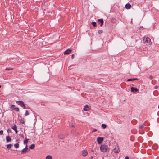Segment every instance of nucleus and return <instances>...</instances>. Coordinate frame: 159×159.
<instances>
[{"mask_svg": "<svg viewBox=\"0 0 159 159\" xmlns=\"http://www.w3.org/2000/svg\"><path fill=\"white\" fill-rule=\"evenodd\" d=\"M84 116H87L89 115V113H88L87 112H84L83 113Z\"/></svg>", "mask_w": 159, "mask_h": 159, "instance_id": "b1692460", "label": "nucleus"}, {"mask_svg": "<svg viewBox=\"0 0 159 159\" xmlns=\"http://www.w3.org/2000/svg\"><path fill=\"white\" fill-rule=\"evenodd\" d=\"M16 102L17 104L20 105L24 109H25V108L26 106L22 101H16Z\"/></svg>", "mask_w": 159, "mask_h": 159, "instance_id": "7ed1b4c3", "label": "nucleus"}, {"mask_svg": "<svg viewBox=\"0 0 159 159\" xmlns=\"http://www.w3.org/2000/svg\"><path fill=\"white\" fill-rule=\"evenodd\" d=\"M98 33L99 34H101L103 32L102 30H100L98 31Z\"/></svg>", "mask_w": 159, "mask_h": 159, "instance_id": "bb28decb", "label": "nucleus"}, {"mask_svg": "<svg viewBox=\"0 0 159 159\" xmlns=\"http://www.w3.org/2000/svg\"><path fill=\"white\" fill-rule=\"evenodd\" d=\"M90 109L91 108L88 105H85L83 108V110L85 111H89Z\"/></svg>", "mask_w": 159, "mask_h": 159, "instance_id": "39448f33", "label": "nucleus"}, {"mask_svg": "<svg viewBox=\"0 0 159 159\" xmlns=\"http://www.w3.org/2000/svg\"><path fill=\"white\" fill-rule=\"evenodd\" d=\"M34 147H35V144H32L30 147V148L31 149H33L34 148Z\"/></svg>", "mask_w": 159, "mask_h": 159, "instance_id": "412c9836", "label": "nucleus"}, {"mask_svg": "<svg viewBox=\"0 0 159 159\" xmlns=\"http://www.w3.org/2000/svg\"><path fill=\"white\" fill-rule=\"evenodd\" d=\"M13 146V145L12 144H8L7 146V148L8 149L10 148L11 147Z\"/></svg>", "mask_w": 159, "mask_h": 159, "instance_id": "4be33fe9", "label": "nucleus"}, {"mask_svg": "<svg viewBox=\"0 0 159 159\" xmlns=\"http://www.w3.org/2000/svg\"><path fill=\"white\" fill-rule=\"evenodd\" d=\"M6 140L7 142H10L11 140V139L10 138L9 136H7Z\"/></svg>", "mask_w": 159, "mask_h": 159, "instance_id": "9b49d317", "label": "nucleus"}, {"mask_svg": "<svg viewBox=\"0 0 159 159\" xmlns=\"http://www.w3.org/2000/svg\"><path fill=\"white\" fill-rule=\"evenodd\" d=\"M154 88L155 89H157L158 88V87L157 86H155Z\"/></svg>", "mask_w": 159, "mask_h": 159, "instance_id": "c9c22d12", "label": "nucleus"}, {"mask_svg": "<svg viewBox=\"0 0 159 159\" xmlns=\"http://www.w3.org/2000/svg\"><path fill=\"white\" fill-rule=\"evenodd\" d=\"M29 113L28 111L26 110L25 111V116H27L29 115Z\"/></svg>", "mask_w": 159, "mask_h": 159, "instance_id": "c756f323", "label": "nucleus"}, {"mask_svg": "<svg viewBox=\"0 0 159 159\" xmlns=\"http://www.w3.org/2000/svg\"><path fill=\"white\" fill-rule=\"evenodd\" d=\"M108 149V147L107 145H102L100 147V149L101 151L102 152H106Z\"/></svg>", "mask_w": 159, "mask_h": 159, "instance_id": "f03ea898", "label": "nucleus"}, {"mask_svg": "<svg viewBox=\"0 0 159 159\" xmlns=\"http://www.w3.org/2000/svg\"><path fill=\"white\" fill-rule=\"evenodd\" d=\"M98 21L100 22L101 23L100 26H102L103 25V19H98Z\"/></svg>", "mask_w": 159, "mask_h": 159, "instance_id": "1a4fd4ad", "label": "nucleus"}, {"mask_svg": "<svg viewBox=\"0 0 159 159\" xmlns=\"http://www.w3.org/2000/svg\"><path fill=\"white\" fill-rule=\"evenodd\" d=\"M13 68H7L5 69V70H13Z\"/></svg>", "mask_w": 159, "mask_h": 159, "instance_id": "c85d7f7f", "label": "nucleus"}, {"mask_svg": "<svg viewBox=\"0 0 159 159\" xmlns=\"http://www.w3.org/2000/svg\"><path fill=\"white\" fill-rule=\"evenodd\" d=\"M143 41L144 43L148 44L149 45H151L152 42L150 39L149 37H147L145 36L143 38Z\"/></svg>", "mask_w": 159, "mask_h": 159, "instance_id": "f257e3e1", "label": "nucleus"}, {"mask_svg": "<svg viewBox=\"0 0 159 159\" xmlns=\"http://www.w3.org/2000/svg\"><path fill=\"white\" fill-rule=\"evenodd\" d=\"M1 85H0V88H1Z\"/></svg>", "mask_w": 159, "mask_h": 159, "instance_id": "37998d69", "label": "nucleus"}, {"mask_svg": "<svg viewBox=\"0 0 159 159\" xmlns=\"http://www.w3.org/2000/svg\"><path fill=\"white\" fill-rule=\"evenodd\" d=\"M101 126L103 129H105L107 127V125L105 124H102Z\"/></svg>", "mask_w": 159, "mask_h": 159, "instance_id": "5701e85b", "label": "nucleus"}, {"mask_svg": "<svg viewBox=\"0 0 159 159\" xmlns=\"http://www.w3.org/2000/svg\"><path fill=\"white\" fill-rule=\"evenodd\" d=\"M28 152L27 150L24 149H23L22 151L21 154L25 153L26 152Z\"/></svg>", "mask_w": 159, "mask_h": 159, "instance_id": "dca6fc26", "label": "nucleus"}, {"mask_svg": "<svg viewBox=\"0 0 159 159\" xmlns=\"http://www.w3.org/2000/svg\"><path fill=\"white\" fill-rule=\"evenodd\" d=\"M82 155L84 157L86 156L88 154L87 151L86 150H83L82 152Z\"/></svg>", "mask_w": 159, "mask_h": 159, "instance_id": "423d86ee", "label": "nucleus"}, {"mask_svg": "<svg viewBox=\"0 0 159 159\" xmlns=\"http://www.w3.org/2000/svg\"><path fill=\"white\" fill-rule=\"evenodd\" d=\"M93 158V156H92L91 157V159H92Z\"/></svg>", "mask_w": 159, "mask_h": 159, "instance_id": "a19ab883", "label": "nucleus"}, {"mask_svg": "<svg viewBox=\"0 0 159 159\" xmlns=\"http://www.w3.org/2000/svg\"><path fill=\"white\" fill-rule=\"evenodd\" d=\"M150 78L151 79H152V76H150Z\"/></svg>", "mask_w": 159, "mask_h": 159, "instance_id": "ea45409f", "label": "nucleus"}, {"mask_svg": "<svg viewBox=\"0 0 159 159\" xmlns=\"http://www.w3.org/2000/svg\"><path fill=\"white\" fill-rule=\"evenodd\" d=\"M58 137L61 139H63L65 138V135L64 134H61L58 136Z\"/></svg>", "mask_w": 159, "mask_h": 159, "instance_id": "f8f14e48", "label": "nucleus"}, {"mask_svg": "<svg viewBox=\"0 0 159 159\" xmlns=\"http://www.w3.org/2000/svg\"><path fill=\"white\" fill-rule=\"evenodd\" d=\"M29 140V139H27V138H26L25 139V140L24 142V144H27V143H28V141Z\"/></svg>", "mask_w": 159, "mask_h": 159, "instance_id": "4468645a", "label": "nucleus"}, {"mask_svg": "<svg viewBox=\"0 0 159 159\" xmlns=\"http://www.w3.org/2000/svg\"><path fill=\"white\" fill-rule=\"evenodd\" d=\"M19 136L20 137H22V138H24V135H23V134H19Z\"/></svg>", "mask_w": 159, "mask_h": 159, "instance_id": "7c9ffc66", "label": "nucleus"}, {"mask_svg": "<svg viewBox=\"0 0 159 159\" xmlns=\"http://www.w3.org/2000/svg\"><path fill=\"white\" fill-rule=\"evenodd\" d=\"M125 159H129V157L128 156H126L125 157Z\"/></svg>", "mask_w": 159, "mask_h": 159, "instance_id": "e433bc0d", "label": "nucleus"}, {"mask_svg": "<svg viewBox=\"0 0 159 159\" xmlns=\"http://www.w3.org/2000/svg\"><path fill=\"white\" fill-rule=\"evenodd\" d=\"M16 133H17L18 132V131L17 130V129L16 130H14Z\"/></svg>", "mask_w": 159, "mask_h": 159, "instance_id": "58836bf2", "label": "nucleus"}, {"mask_svg": "<svg viewBox=\"0 0 159 159\" xmlns=\"http://www.w3.org/2000/svg\"><path fill=\"white\" fill-rule=\"evenodd\" d=\"M144 126H145V125L144 124L140 125L139 126V128L140 129H143L145 128Z\"/></svg>", "mask_w": 159, "mask_h": 159, "instance_id": "ddd939ff", "label": "nucleus"}, {"mask_svg": "<svg viewBox=\"0 0 159 159\" xmlns=\"http://www.w3.org/2000/svg\"><path fill=\"white\" fill-rule=\"evenodd\" d=\"M138 91V89L134 87H132L131 88V91L132 92H136Z\"/></svg>", "mask_w": 159, "mask_h": 159, "instance_id": "0eeeda50", "label": "nucleus"}, {"mask_svg": "<svg viewBox=\"0 0 159 159\" xmlns=\"http://www.w3.org/2000/svg\"><path fill=\"white\" fill-rule=\"evenodd\" d=\"M14 146L16 148H17L19 147V144L18 143L15 144H14Z\"/></svg>", "mask_w": 159, "mask_h": 159, "instance_id": "393cba45", "label": "nucleus"}, {"mask_svg": "<svg viewBox=\"0 0 159 159\" xmlns=\"http://www.w3.org/2000/svg\"><path fill=\"white\" fill-rule=\"evenodd\" d=\"M137 79V78H131L127 80V81H134Z\"/></svg>", "mask_w": 159, "mask_h": 159, "instance_id": "f3484780", "label": "nucleus"}, {"mask_svg": "<svg viewBox=\"0 0 159 159\" xmlns=\"http://www.w3.org/2000/svg\"><path fill=\"white\" fill-rule=\"evenodd\" d=\"M10 108L11 110H14V108H15V105H12L10 107Z\"/></svg>", "mask_w": 159, "mask_h": 159, "instance_id": "aec40b11", "label": "nucleus"}, {"mask_svg": "<svg viewBox=\"0 0 159 159\" xmlns=\"http://www.w3.org/2000/svg\"><path fill=\"white\" fill-rule=\"evenodd\" d=\"M11 129H8V130H7V132L8 133H9V132H11Z\"/></svg>", "mask_w": 159, "mask_h": 159, "instance_id": "473e14b6", "label": "nucleus"}, {"mask_svg": "<svg viewBox=\"0 0 159 159\" xmlns=\"http://www.w3.org/2000/svg\"><path fill=\"white\" fill-rule=\"evenodd\" d=\"M96 131L97 130L96 129H95L93 130V132H96Z\"/></svg>", "mask_w": 159, "mask_h": 159, "instance_id": "4c0bfd02", "label": "nucleus"}, {"mask_svg": "<svg viewBox=\"0 0 159 159\" xmlns=\"http://www.w3.org/2000/svg\"><path fill=\"white\" fill-rule=\"evenodd\" d=\"M20 122L21 123L24 124L25 123L24 122V118H22L20 120Z\"/></svg>", "mask_w": 159, "mask_h": 159, "instance_id": "a878e982", "label": "nucleus"}, {"mask_svg": "<svg viewBox=\"0 0 159 159\" xmlns=\"http://www.w3.org/2000/svg\"><path fill=\"white\" fill-rule=\"evenodd\" d=\"M3 130H1L0 131V135H2L3 134Z\"/></svg>", "mask_w": 159, "mask_h": 159, "instance_id": "2f4dec72", "label": "nucleus"}, {"mask_svg": "<svg viewBox=\"0 0 159 159\" xmlns=\"http://www.w3.org/2000/svg\"><path fill=\"white\" fill-rule=\"evenodd\" d=\"M104 139L103 137H98L97 139V142L99 144H101L103 141Z\"/></svg>", "mask_w": 159, "mask_h": 159, "instance_id": "20e7f679", "label": "nucleus"}, {"mask_svg": "<svg viewBox=\"0 0 159 159\" xmlns=\"http://www.w3.org/2000/svg\"><path fill=\"white\" fill-rule=\"evenodd\" d=\"M72 126V127H74L73 125H72V126Z\"/></svg>", "mask_w": 159, "mask_h": 159, "instance_id": "79ce46f5", "label": "nucleus"}, {"mask_svg": "<svg viewBox=\"0 0 159 159\" xmlns=\"http://www.w3.org/2000/svg\"><path fill=\"white\" fill-rule=\"evenodd\" d=\"M11 128L13 130H16L17 129V126L16 125H14L11 127Z\"/></svg>", "mask_w": 159, "mask_h": 159, "instance_id": "a211bd4d", "label": "nucleus"}, {"mask_svg": "<svg viewBox=\"0 0 159 159\" xmlns=\"http://www.w3.org/2000/svg\"><path fill=\"white\" fill-rule=\"evenodd\" d=\"M91 24L94 27H96L97 26L96 23L95 22H92Z\"/></svg>", "mask_w": 159, "mask_h": 159, "instance_id": "6ab92c4d", "label": "nucleus"}, {"mask_svg": "<svg viewBox=\"0 0 159 159\" xmlns=\"http://www.w3.org/2000/svg\"><path fill=\"white\" fill-rule=\"evenodd\" d=\"M74 56H75V55L73 54H72V57H71V58L72 59H73L74 57Z\"/></svg>", "mask_w": 159, "mask_h": 159, "instance_id": "72a5a7b5", "label": "nucleus"}, {"mask_svg": "<svg viewBox=\"0 0 159 159\" xmlns=\"http://www.w3.org/2000/svg\"><path fill=\"white\" fill-rule=\"evenodd\" d=\"M24 149L28 151V148H27V146H26L25 148Z\"/></svg>", "mask_w": 159, "mask_h": 159, "instance_id": "f704fd0d", "label": "nucleus"}, {"mask_svg": "<svg viewBox=\"0 0 159 159\" xmlns=\"http://www.w3.org/2000/svg\"><path fill=\"white\" fill-rule=\"evenodd\" d=\"M72 51V50L68 49L67 50H66L65 52H64V54L66 55H68Z\"/></svg>", "mask_w": 159, "mask_h": 159, "instance_id": "6e6552de", "label": "nucleus"}, {"mask_svg": "<svg viewBox=\"0 0 159 159\" xmlns=\"http://www.w3.org/2000/svg\"><path fill=\"white\" fill-rule=\"evenodd\" d=\"M46 159H52V157L50 155H48L46 157Z\"/></svg>", "mask_w": 159, "mask_h": 159, "instance_id": "2eb2a0df", "label": "nucleus"}, {"mask_svg": "<svg viewBox=\"0 0 159 159\" xmlns=\"http://www.w3.org/2000/svg\"><path fill=\"white\" fill-rule=\"evenodd\" d=\"M125 7V8L127 9H129L131 7V5H130V4L127 3L126 4Z\"/></svg>", "mask_w": 159, "mask_h": 159, "instance_id": "9d476101", "label": "nucleus"}, {"mask_svg": "<svg viewBox=\"0 0 159 159\" xmlns=\"http://www.w3.org/2000/svg\"><path fill=\"white\" fill-rule=\"evenodd\" d=\"M14 110H15V111H19V109L18 107H15V108H14Z\"/></svg>", "mask_w": 159, "mask_h": 159, "instance_id": "cd10ccee", "label": "nucleus"}]
</instances>
